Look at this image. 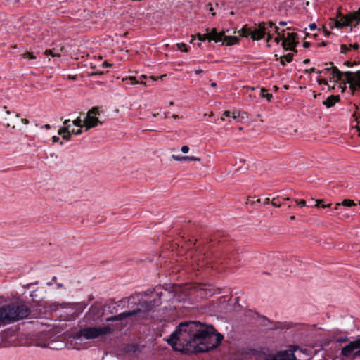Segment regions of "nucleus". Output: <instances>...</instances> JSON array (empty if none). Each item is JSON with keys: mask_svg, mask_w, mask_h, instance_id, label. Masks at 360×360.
Returning a JSON list of instances; mask_svg holds the SVG:
<instances>
[{"mask_svg": "<svg viewBox=\"0 0 360 360\" xmlns=\"http://www.w3.org/2000/svg\"><path fill=\"white\" fill-rule=\"evenodd\" d=\"M223 335L216 333L212 326H205L199 321H184L179 324L167 342L175 351L184 354L205 352L217 347Z\"/></svg>", "mask_w": 360, "mask_h": 360, "instance_id": "1", "label": "nucleus"}, {"mask_svg": "<svg viewBox=\"0 0 360 360\" xmlns=\"http://www.w3.org/2000/svg\"><path fill=\"white\" fill-rule=\"evenodd\" d=\"M157 297L150 301H141V295L137 294L129 297V307H134L132 310L126 311L117 315L106 318V321H117L124 319L136 316L138 319H155L153 314L157 308L162 304L160 294L156 293Z\"/></svg>", "mask_w": 360, "mask_h": 360, "instance_id": "2", "label": "nucleus"}, {"mask_svg": "<svg viewBox=\"0 0 360 360\" xmlns=\"http://www.w3.org/2000/svg\"><path fill=\"white\" fill-rule=\"evenodd\" d=\"M31 311L22 302H11L0 307V327L27 318Z\"/></svg>", "mask_w": 360, "mask_h": 360, "instance_id": "3", "label": "nucleus"}, {"mask_svg": "<svg viewBox=\"0 0 360 360\" xmlns=\"http://www.w3.org/2000/svg\"><path fill=\"white\" fill-rule=\"evenodd\" d=\"M112 331L110 325L102 327H86L79 331V335L86 339H95L100 336H105Z\"/></svg>", "mask_w": 360, "mask_h": 360, "instance_id": "4", "label": "nucleus"}, {"mask_svg": "<svg viewBox=\"0 0 360 360\" xmlns=\"http://www.w3.org/2000/svg\"><path fill=\"white\" fill-rule=\"evenodd\" d=\"M340 355L345 358H360V337L345 345L341 349Z\"/></svg>", "mask_w": 360, "mask_h": 360, "instance_id": "5", "label": "nucleus"}, {"mask_svg": "<svg viewBox=\"0 0 360 360\" xmlns=\"http://www.w3.org/2000/svg\"><path fill=\"white\" fill-rule=\"evenodd\" d=\"M206 262L201 266L205 264H223L227 260L230 259L229 252L228 250L222 252L217 251L214 252L208 253L205 257Z\"/></svg>", "mask_w": 360, "mask_h": 360, "instance_id": "6", "label": "nucleus"}, {"mask_svg": "<svg viewBox=\"0 0 360 360\" xmlns=\"http://www.w3.org/2000/svg\"><path fill=\"white\" fill-rule=\"evenodd\" d=\"M98 114V108L97 107H94L89 110L87 115L84 120V125L86 127V131L96 127L98 124H102V122L99 121L98 117H96V115Z\"/></svg>", "mask_w": 360, "mask_h": 360, "instance_id": "7", "label": "nucleus"}, {"mask_svg": "<svg viewBox=\"0 0 360 360\" xmlns=\"http://www.w3.org/2000/svg\"><path fill=\"white\" fill-rule=\"evenodd\" d=\"M345 74L346 75V82L349 85V89L352 92L360 89V70L346 71Z\"/></svg>", "mask_w": 360, "mask_h": 360, "instance_id": "8", "label": "nucleus"}, {"mask_svg": "<svg viewBox=\"0 0 360 360\" xmlns=\"http://www.w3.org/2000/svg\"><path fill=\"white\" fill-rule=\"evenodd\" d=\"M337 18H338L336 20H333L330 23V28H333L334 26L338 28H342L344 27L349 26L354 22H355V20L352 19L351 12L346 15H343L340 12H339Z\"/></svg>", "mask_w": 360, "mask_h": 360, "instance_id": "9", "label": "nucleus"}, {"mask_svg": "<svg viewBox=\"0 0 360 360\" xmlns=\"http://www.w3.org/2000/svg\"><path fill=\"white\" fill-rule=\"evenodd\" d=\"M330 65H331L330 67H327L323 70H324V72L331 70V78L334 82H341L344 84H347V82H346L345 72H342L336 66H333V63H330Z\"/></svg>", "mask_w": 360, "mask_h": 360, "instance_id": "10", "label": "nucleus"}, {"mask_svg": "<svg viewBox=\"0 0 360 360\" xmlns=\"http://www.w3.org/2000/svg\"><path fill=\"white\" fill-rule=\"evenodd\" d=\"M267 360H296V357L293 350L287 349L277 352L269 356Z\"/></svg>", "mask_w": 360, "mask_h": 360, "instance_id": "11", "label": "nucleus"}, {"mask_svg": "<svg viewBox=\"0 0 360 360\" xmlns=\"http://www.w3.org/2000/svg\"><path fill=\"white\" fill-rule=\"evenodd\" d=\"M297 34L294 32L287 33V36L282 41V46L285 50L294 51L296 46Z\"/></svg>", "mask_w": 360, "mask_h": 360, "instance_id": "12", "label": "nucleus"}, {"mask_svg": "<svg viewBox=\"0 0 360 360\" xmlns=\"http://www.w3.org/2000/svg\"><path fill=\"white\" fill-rule=\"evenodd\" d=\"M221 42L226 46H231L239 42V38L236 36H226L224 32V37H221Z\"/></svg>", "mask_w": 360, "mask_h": 360, "instance_id": "13", "label": "nucleus"}, {"mask_svg": "<svg viewBox=\"0 0 360 360\" xmlns=\"http://www.w3.org/2000/svg\"><path fill=\"white\" fill-rule=\"evenodd\" d=\"M207 34L209 37V41L213 40L217 43L221 41V37H224V32L218 33L216 28H212L211 32Z\"/></svg>", "mask_w": 360, "mask_h": 360, "instance_id": "14", "label": "nucleus"}, {"mask_svg": "<svg viewBox=\"0 0 360 360\" xmlns=\"http://www.w3.org/2000/svg\"><path fill=\"white\" fill-rule=\"evenodd\" d=\"M340 101L339 95H331L327 98L326 101L323 102V104L327 108L333 107L336 103Z\"/></svg>", "mask_w": 360, "mask_h": 360, "instance_id": "15", "label": "nucleus"}, {"mask_svg": "<svg viewBox=\"0 0 360 360\" xmlns=\"http://www.w3.org/2000/svg\"><path fill=\"white\" fill-rule=\"evenodd\" d=\"M172 158L173 160L176 161H186V160H191V161H200V158L198 157H194V156H179V155H172Z\"/></svg>", "mask_w": 360, "mask_h": 360, "instance_id": "16", "label": "nucleus"}, {"mask_svg": "<svg viewBox=\"0 0 360 360\" xmlns=\"http://www.w3.org/2000/svg\"><path fill=\"white\" fill-rule=\"evenodd\" d=\"M265 32H263L262 30H259L258 29H255L254 31L251 30V38L253 40H259L264 37Z\"/></svg>", "mask_w": 360, "mask_h": 360, "instance_id": "17", "label": "nucleus"}, {"mask_svg": "<svg viewBox=\"0 0 360 360\" xmlns=\"http://www.w3.org/2000/svg\"><path fill=\"white\" fill-rule=\"evenodd\" d=\"M89 314L91 315L93 314V319H96L95 316H96V318H98L100 316V309L98 307L92 306L89 309Z\"/></svg>", "mask_w": 360, "mask_h": 360, "instance_id": "18", "label": "nucleus"}, {"mask_svg": "<svg viewBox=\"0 0 360 360\" xmlns=\"http://www.w3.org/2000/svg\"><path fill=\"white\" fill-rule=\"evenodd\" d=\"M352 19L355 20L356 25L360 22V7L356 11L351 12Z\"/></svg>", "mask_w": 360, "mask_h": 360, "instance_id": "19", "label": "nucleus"}, {"mask_svg": "<svg viewBox=\"0 0 360 360\" xmlns=\"http://www.w3.org/2000/svg\"><path fill=\"white\" fill-rule=\"evenodd\" d=\"M341 204L340 202H337L335 206L331 210L330 215H340L342 212V209L340 208Z\"/></svg>", "mask_w": 360, "mask_h": 360, "instance_id": "20", "label": "nucleus"}, {"mask_svg": "<svg viewBox=\"0 0 360 360\" xmlns=\"http://www.w3.org/2000/svg\"><path fill=\"white\" fill-rule=\"evenodd\" d=\"M239 33L243 37L251 36V30L245 26L239 31Z\"/></svg>", "mask_w": 360, "mask_h": 360, "instance_id": "21", "label": "nucleus"}, {"mask_svg": "<svg viewBox=\"0 0 360 360\" xmlns=\"http://www.w3.org/2000/svg\"><path fill=\"white\" fill-rule=\"evenodd\" d=\"M292 58H293V54L288 53L287 55H285V56L281 57V62L283 65H285L283 60H285L287 62L290 63L292 60Z\"/></svg>", "mask_w": 360, "mask_h": 360, "instance_id": "22", "label": "nucleus"}, {"mask_svg": "<svg viewBox=\"0 0 360 360\" xmlns=\"http://www.w3.org/2000/svg\"><path fill=\"white\" fill-rule=\"evenodd\" d=\"M274 30H275V32L277 34V36H278V34H279L281 39H282V41H283V39L285 37V30H280V29L278 26H274Z\"/></svg>", "mask_w": 360, "mask_h": 360, "instance_id": "23", "label": "nucleus"}, {"mask_svg": "<svg viewBox=\"0 0 360 360\" xmlns=\"http://www.w3.org/2000/svg\"><path fill=\"white\" fill-rule=\"evenodd\" d=\"M322 202H323V200H316L315 207L325 208V207H330V206H331L330 203L326 205V204H323Z\"/></svg>", "mask_w": 360, "mask_h": 360, "instance_id": "24", "label": "nucleus"}, {"mask_svg": "<svg viewBox=\"0 0 360 360\" xmlns=\"http://www.w3.org/2000/svg\"><path fill=\"white\" fill-rule=\"evenodd\" d=\"M340 204H341V205L345 206V207H352V206H354L356 205L352 200H349V199L344 200Z\"/></svg>", "mask_w": 360, "mask_h": 360, "instance_id": "25", "label": "nucleus"}, {"mask_svg": "<svg viewBox=\"0 0 360 360\" xmlns=\"http://www.w3.org/2000/svg\"><path fill=\"white\" fill-rule=\"evenodd\" d=\"M262 97L266 98L268 101H270L272 98V94L267 92L265 89H262Z\"/></svg>", "mask_w": 360, "mask_h": 360, "instance_id": "26", "label": "nucleus"}, {"mask_svg": "<svg viewBox=\"0 0 360 360\" xmlns=\"http://www.w3.org/2000/svg\"><path fill=\"white\" fill-rule=\"evenodd\" d=\"M69 131H70V130L69 129V126H65L63 127H61L58 130V134L60 135V136H63V134H65L66 133H68Z\"/></svg>", "mask_w": 360, "mask_h": 360, "instance_id": "27", "label": "nucleus"}, {"mask_svg": "<svg viewBox=\"0 0 360 360\" xmlns=\"http://www.w3.org/2000/svg\"><path fill=\"white\" fill-rule=\"evenodd\" d=\"M22 58H30V59H35L36 56L33 55L31 52H26L22 55Z\"/></svg>", "mask_w": 360, "mask_h": 360, "instance_id": "28", "label": "nucleus"}, {"mask_svg": "<svg viewBox=\"0 0 360 360\" xmlns=\"http://www.w3.org/2000/svg\"><path fill=\"white\" fill-rule=\"evenodd\" d=\"M179 49L181 50L184 52H188V50L186 47V44L184 43H179L176 44Z\"/></svg>", "mask_w": 360, "mask_h": 360, "instance_id": "29", "label": "nucleus"}, {"mask_svg": "<svg viewBox=\"0 0 360 360\" xmlns=\"http://www.w3.org/2000/svg\"><path fill=\"white\" fill-rule=\"evenodd\" d=\"M198 36V38L200 41H205L206 39H208L209 40V37L207 36V34H201L200 33H198L197 34Z\"/></svg>", "mask_w": 360, "mask_h": 360, "instance_id": "30", "label": "nucleus"}, {"mask_svg": "<svg viewBox=\"0 0 360 360\" xmlns=\"http://www.w3.org/2000/svg\"><path fill=\"white\" fill-rule=\"evenodd\" d=\"M82 120L79 118V117H77V119H75V120H73L72 123L75 126H77V127H82Z\"/></svg>", "mask_w": 360, "mask_h": 360, "instance_id": "31", "label": "nucleus"}, {"mask_svg": "<svg viewBox=\"0 0 360 360\" xmlns=\"http://www.w3.org/2000/svg\"><path fill=\"white\" fill-rule=\"evenodd\" d=\"M349 50V48L345 44H341L340 46V53L345 54Z\"/></svg>", "mask_w": 360, "mask_h": 360, "instance_id": "32", "label": "nucleus"}, {"mask_svg": "<svg viewBox=\"0 0 360 360\" xmlns=\"http://www.w3.org/2000/svg\"><path fill=\"white\" fill-rule=\"evenodd\" d=\"M44 54L45 55H51L53 57L56 56H59L58 53H56L54 52V49L53 50H51V49H47L44 51Z\"/></svg>", "mask_w": 360, "mask_h": 360, "instance_id": "33", "label": "nucleus"}, {"mask_svg": "<svg viewBox=\"0 0 360 360\" xmlns=\"http://www.w3.org/2000/svg\"><path fill=\"white\" fill-rule=\"evenodd\" d=\"M266 23L264 22H259V25H258V30H262L263 32H265L266 33V26H265Z\"/></svg>", "mask_w": 360, "mask_h": 360, "instance_id": "34", "label": "nucleus"}, {"mask_svg": "<svg viewBox=\"0 0 360 360\" xmlns=\"http://www.w3.org/2000/svg\"><path fill=\"white\" fill-rule=\"evenodd\" d=\"M278 198H274L272 199V200L271 201V203L273 206L276 207H281V203H278L277 202V200H278Z\"/></svg>", "mask_w": 360, "mask_h": 360, "instance_id": "35", "label": "nucleus"}, {"mask_svg": "<svg viewBox=\"0 0 360 360\" xmlns=\"http://www.w3.org/2000/svg\"><path fill=\"white\" fill-rule=\"evenodd\" d=\"M4 122H5V124L7 127H11L13 129L15 128V125L14 124H12L11 120L8 118H4Z\"/></svg>", "mask_w": 360, "mask_h": 360, "instance_id": "36", "label": "nucleus"}, {"mask_svg": "<svg viewBox=\"0 0 360 360\" xmlns=\"http://www.w3.org/2000/svg\"><path fill=\"white\" fill-rule=\"evenodd\" d=\"M295 201L297 203V205H300V207L306 206V201L304 200H295Z\"/></svg>", "mask_w": 360, "mask_h": 360, "instance_id": "37", "label": "nucleus"}, {"mask_svg": "<svg viewBox=\"0 0 360 360\" xmlns=\"http://www.w3.org/2000/svg\"><path fill=\"white\" fill-rule=\"evenodd\" d=\"M71 132L69 131L68 133H66L65 134H63L62 136V138L64 139V140H66V141H69L70 139H71Z\"/></svg>", "mask_w": 360, "mask_h": 360, "instance_id": "38", "label": "nucleus"}, {"mask_svg": "<svg viewBox=\"0 0 360 360\" xmlns=\"http://www.w3.org/2000/svg\"><path fill=\"white\" fill-rule=\"evenodd\" d=\"M71 135L75 134V135H80L82 133V130L81 129H79L77 130L72 129L70 131Z\"/></svg>", "mask_w": 360, "mask_h": 360, "instance_id": "39", "label": "nucleus"}, {"mask_svg": "<svg viewBox=\"0 0 360 360\" xmlns=\"http://www.w3.org/2000/svg\"><path fill=\"white\" fill-rule=\"evenodd\" d=\"M349 49H353L354 50H357L359 48V45L357 43H354L353 44H349Z\"/></svg>", "mask_w": 360, "mask_h": 360, "instance_id": "40", "label": "nucleus"}, {"mask_svg": "<svg viewBox=\"0 0 360 360\" xmlns=\"http://www.w3.org/2000/svg\"><path fill=\"white\" fill-rule=\"evenodd\" d=\"M181 150L184 153H187L189 150V147L188 146H183L181 148Z\"/></svg>", "mask_w": 360, "mask_h": 360, "instance_id": "41", "label": "nucleus"}, {"mask_svg": "<svg viewBox=\"0 0 360 360\" xmlns=\"http://www.w3.org/2000/svg\"><path fill=\"white\" fill-rule=\"evenodd\" d=\"M344 64L346 65L348 67H350V66H352L353 65H356V62L346 61V62H345Z\"/></svg>", "mask_w": 360, "mask_h": 360, "instance_id": "42", "label": "nucleus"}, {"mask_svg": "<svg viewBox=\"0 0 360 360\" xmlns=\"http://www.w3.org/2000/svg\"><path fill=\"white\" fill-rule=\"evenodd\" d=\"M348 340L347 338H340L338 339V342H344Z\"/></svg>", "mask_w": 360, "mask_h": 360, "instance_id": "43", "label": "nucleus"}, {"mask_svg": "<svg viewBox=\"0 0 360 360\" xmlns=\"http://www.w3.org/2000/svg\"><path fill=\"white\" fill-rule=\"evenodd\" d=\"M230 115H231V112L229 111V110L224 111L223 112V114H222V116H224V117H229Z\"/></svg>", "mask_w": 360, "mask_h": 360, "instance_id": "44", "label": "nucleus"}, {"mask_svg": "<svg viewBox=\"0 0 360 360\" xmlns=\"http://www.w3.org/2000/svg\"><path fill=\"white\" fill-rule=\"evenodd\" d=\"M281 40H282L281 39V37H280V34H278V36H276L275 38H274V41L276 43V44H278Z\"/></svg>", "mask_w": 360, "mask_h": 360, "instance_id": "45", "label": "nucleus"}, {"mask_svg": "<svg viewBox=\"0 0 360 360\" xmlns=\"http://www.w3.org/2000/svg\"><path fill=\"white\" fill-rule=\"evenodd\" d=\"M318 82L319 84H327V82L323 79H319Z\"/></svg>", "mask_w": 360, "mask_h": 360, "instance_id": "46", "label": "nucleus"}, {"mask_svg": "<svg viewBox=\"0 0 360 360\" xmlns=\"http://www.w3.org/2000/svg\"><path fill=\"white\" fill-rule=\"evenodd\" d=\"M70 120H65L63 122V124H65V126H69V129L70 130Z\"/></svg>", "mask_w": 360, "mask_h": 360, "instance_id": "47", "label": "nucleus"}, {"mask_svg": "<svg viewBox=\"0 0 360 360\" xmlns=\"http://www.w3.org/2000/svg\"><path fill=\"white\" fill-rule=\"evenodd\" d=\"M309 29L311 30H314L316 29V25L315 23H311L309 25Z\"/></svg>", "mask_w": 360, "mask_h": 360, "instance_id": "48", "label": "nucleus"}, {"mask_svg": "<svg viewBox=\"0 0 360 360\" xmlns=\"http://www.w3.org/2000/svg\"><path fill=\"white\" fill-rule=\"evenodd\" d=\"M52 141H53V143L58 142V141H59V137H58V136H53L52 137Z\"/></svg>", "mask_w": 360, "mask_h": 360, "instance_id": "49", "label": "nucleus"}, {"mask_svg": "<svg viewBox=\"0 0 360 360\" xmlns=\"http://www.w3.org/2000/svg\"><path fill=\"white\" fill-rule=\"evenodd\" d=\"M238 117V113L237 112H232V118L236 120Z\"/></svg>", "mask_w": 360, "mask_h": 360, "instance_id": "50", "label": "nucleus"}, {"mask_svg": "<svg viewBox=\"0 0 360 360\" xmlns=\"http://www.w3.org/2000/svg\"><path fill=\"white\" fill-rule=\"evenodd\" d=\"M313 72H316V69L314 68H311L309 70H305V72H307V73H311Z\"/></svg>", "mask_w": 360, "mask_h": 360, "instance_id": "51", "label": "nucleus"}, {"mask_svg": "<svg viewBox=\"0 0 360 360\" xmlns=\"http://www.w3.org/2000/svg\"><path fill=\"white\" fill-rule=\"evenodd\" d=\"M129 79L131 81V84H136L138 83L136 78L134 77H130Z\"/></svg>", "mask_w": 360, "mask_h": 360, "instance_id": "52", "label": "nucleus"}, {"mask_svg": "<svg viewBox=\"0 0 360 360\" xmlns=\"http://www.w3.org/2000/svg\"><path fill=\"white\" fill-rule=\"evenodd\" d=\"M51 127V125L49 124H44V126L41 127V128L46 129L47 130L50 129Z\"/></svg>", "mask_w": 360, "mask_h": 360, "instance_id": "53", "label": "nucleus"}, {"mask_svg": "<svg viewBox=\"0 0 360 360\" xmlns=\"http://www.w3.org/2000/svg\"><path fill=\"white\" fill-rule=\"evenodd\" d=\"M21 122H22L23 124H29V122H29V120H28L27 119H25V118H22V119H21Z\"/></svg>", "mask_w": 360, "mask_h": 360, "instance_id": "54", "label": "nucleus"}, {"mask_svg": "<svg viewBox=\"0 0 360 360\" xmlns=\"http://www.w3.org/2000/svg\"><path fill=\"white\" fill-rule=\"evenodd\" d=\"M309 46H310V43H309V42H308V41H304V42L303 43V46H304V48H308Z\"/></svg>", "mask_w": 360, "mask_h": 360, "instance_id": "55", "label": "nucleus"}, {"mask_svg": "<svg viewBox=\"0 0 360 360\" xmlns=\"http://www.w3.org/2000/svg\"><path fill=\"white\" fill-rule=\"evenodd\" d=\"M202 72H203V70L202 69H197L195 70V73L196 75H199V74L202 73Z\"/></svg>", "mask_w": 360, "mask_h": 360, "instance_id": "56", "label": "nucleus"}, {"mask_svg": "<svg viewBox=\"0 0 360 360\" xmlns=\"http://www.w3.org/2000/svg\"><path fill=\"white\" fill-rule=\"evenodd\" d=\"M111 65H112L111 64L108 63V62H106V61H105V62H104V63H103V67H110V66H111Z\"/></svg>", "mask_w": 360, "mask_h": 360, "instance_id": "57", "label": "nucleus"}, {"mask_svg": "<svg viewBox=\"0 0 360 360\" xmlns=\"http://www.w3.org/2000/svg\"><path fill=\"white\" fill-rule=\"evenodd\" d=\"M268 25H269V26L270 27H274V26H276V25H274V23L273 22H271V21H269V22H268Z\"/></svg>", "mask_w": 360, "mask_h": 360, "instance_id": "58", "label": "nucleus"}, {"mask_svg": "<svg viewBox=\"0 0 360 360\" xmlns=\"http://www.w3.org/2000/svg\"><path fill=\"white\" fill-rule=\"evenodd\" d=\"M270 202V199L269 198H266L265 200H264V204L265 205H267Z\"/></svg>", "mask_w": 360, "mask_h": 360, "instance_id": "59", "label": "nucleus"}, {"mask_svg": "<svg viewBox=\"0 0 360 360\" xmlns=\"http://www.w3.org/2000/svg\"><path fill=\"white\" fill-rule=\"evenodd\" d=\"M272 35L269 33L267 34V41H269L271 39Z\"/></svg>", "mask_w": 360, "mask_h": 360, "instance_id": "60", "label": "nucleus"}, {"mask_svg": "<svg viewBox=\"0 0 360 360\" xmlns=\"http://www.w3.org/2000/svg\"><path fill=\"white\" fill-rule=\"evenodd\" d=\"M278 24L281 26H284L286 25L287 23L284 21H280Z\"/></svg>", "mask_w": 360, "mask_h": 360, "instance_id": "61", "label": "nucleus"}, {"mask_svg": "<svg viewBox=\"0 0 360 360\" xmlns=\"http://www.w3.org/2000/svg\"><path fill=\"white\" fill-rule=\"evenodd\" d=\"M172 117L174 119H177V118H179V116L178 115L174 114V115H172Z\"/></svg>", "mask_w": 360, "mask_h": 360, "instance_id": "62", "label": "nucleus"}, {"mask_svg": "<svg viewBox=\"0 0 360 360\" xmlns=\"http://www.w3.org/2000/svg\"><path fill=\"white\" fill-rule=\"evenodd\" d=\"M316 72L317 74H322V73H323V72H324V70H316Z\"/></svg>", "mask_w": 360, "mask_h": 360, "instance_id": "63", "label": "nucleus"}, {"mask_svg": "<svg viewBox=\"0 0 360 360\" xmlns=\"http://www.w3.org/2000/svg\"><path fill=\"white\" fill-rule=\"evenodd\" d=\"M211 86H212V87H216V86H217V84H216L215 82H212V83L211 84Z\"/></svg>", "mask_w": 360, "mask_h": 360, "instance_id": "64", "label": "nucleus"}]
</instances>
